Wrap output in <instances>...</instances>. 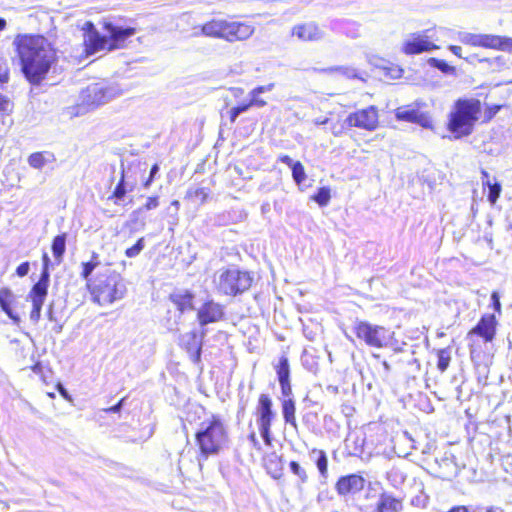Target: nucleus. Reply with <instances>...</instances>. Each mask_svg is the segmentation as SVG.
Listing matches in <instances>:
<instances>
[{
	"mask_svg": "<svg viewBox=\"0 0 512 512\" xmlns=\"http://www.w3.org/2000/svg\"><path fill=\"white\" fill-rule=\"evenodd\" d=\"M29 270H30L29 263L28 262H23V263H21L17 267L16 273H17L18 276L24 277V276H26L28 274Z\"/></svg>",
	"mask_w": 512,
	"mask_h": 512,
	"instance_id": "obj_52",
	"label": "nucleus"
},
{
	"mask_svg": "<svg viewBox=\"0 0 512 512\" xmlns=\"http://www.w3.org/2000/svg\"><path fill=\"white\" fill-rule=\"evenodd\" d=\"M309 456L315 462L321 477L326 479L328 477V458L326 452L321 449L313 448Z\"/></svg>",
	"mask_w": 512,
	"mask_h": 512,
	"instance_id": "obj_23",
	"label": "nucleus"
},
{
	"mask_svg": "<svg viewBox=\"0 0 512 512\" xmlns=\"http://www.w3.org/2000/svg\"><path fill=\"white\" fill-rule=\"evenodd\" d=\"M8 72L9 69L7 66V61L4 58L0 57V83L8 81Z\"/></svg>",
	"mask_w": 512,
	"mask_h": 512,
	"instance_id": "obj_45",
	"label": "nucleus"
},
{
	"mask_svg": "<svg viewBox=\"0 0 512 512\" xmlns=\"http://www.w3.org/2000/svg\"><path fill=\"white\" fill-rule=\"evenodd\" d=\"M437 368L444 372L449 367L450 361H451V353L448 348L440 349L437 353Z\"/></svg>",
	"mask_w": 512,
	"mask_h": 512,
	"instance_id": "obj_34",
	"label": "nucleus"
},
{
	"mask_svg": "<svg viewBox=\"0 0 512 512\" xmlns=\"http://www.w3.org/2000/svg\"><path fill=\"white\" fill-rule=\"evenodd\" d=\"M53 323H54V325L52 327V331L56 334H60L63 330L65 319H63L61 322H53Z\"/></svg>",
	"mask_w": 512,
	"mask_h": 512,
	"instance_id": "obj_62",
	"label": "nucleus"
},
{
	"mask_svg": "<svg viewBox=\"0 0 512 512\" xmlns=\"http://www.w3.org/2000/svg\"><path fill=\"white\" fill-rule=\"evenodd\" d=\"M13 300V295L9 289L0 290V307L2 311L7 310L11 307V303Z\"/></svg>",
	"mask_w": 512,
	"mask_h": 512,
	"instance_id": "obj_41",
	"label": "nucleus"
},
{
	"mask_svg": "<svg viewBox=\"0 0 512 512\" xmlns=\"http://www.w3.org/2000/svg\"><path fill=\"white\" fill-rule=\"evenodd\" d=\"M126 192H127V190H126L125 182H124V174L122 173L121 180L116 185V187L113 191V194L111 196V198L115 199V204H118L119 201L124 198V196L126 195Z\"/></svg>",
	"mask_w": 512,
	"mask_h": 512,
	"instance_id": "obj_40",
	"label": "nucleus"
},
{
	"mask_svg": "<svg viewBox=\"0 0 512 512\" xmlns=\"http://www.w3.org/2000/svg\"><path fill=\"white\" fill-rule=\"evenodd\" d=\"M160 168H159V165L156 163L154 164L151 169H150V174H149V178L144 182L143 186L144 188H149L150 185L152 184L154 178L156 177V175L158 174Z\"/></svg>",
	"mask_w": 512,
	"mask_h": 512,
	"instance_id": "obj_48",
	"label": "nucleus"
},
{
	"mask_svg": "<svg viewBox=\"0 0 512 512\" xmlns=\"http://www.w3.org/2000/svg\"><path fill=\"white\" fill-rule=\"evenodd\" d=\"M248 441L250 442L251 446L253 449H255L256 451H261L262 450V446H261V443L260 441L258 440L257 436H256V433L255 431H252L249 435H248Z\"/></svg>",
	"mask_w": 512,
	"mask_h": 512,
	"instance_id": "obj_49",
	"label": "nucleus"
},
{
	"mask_svg": "<svg viewBox=\"0 0 512 512\" xmlns=\"http://www.w3.org/2000/svg\"><path fill=\"white\" fill-rule=\"evenodd\" d=\"M91 293L94 296V301L98 304H111L124 297L126 286L119 273L108 269L97 276L92 285Z\"/></svg>",
	"mask_w": 512,
	"mask_h": 512,
	"instance_id": "obj_6",
	"label": "nucleus"
},
{
	"mask_svg": "<svg viewBox=\"0 0 512 512\" xmlns=\"http://www.w3.org/2000/svg\"><path fill=\"white\" fill-rule=\"evenodd\" d=\"M53 256L56 260L61 261L66 250V234H60L54 237L51 245Z\"/></svg>",
	"mask_w": 512,
	"mask_h": 512,
	"instance_id": "obj_30",
	"label": "nucleus"
},
{
	"mask_svg": "<svg viewBox=\"0 0 512 512\" xmlns=\"http://www.w3.org/2000/svg\"><path fill=\"white\" fill-rule=\"evenodd\" d=\"M115 97V90L101 83H93L82 90L80 94L81 105L87 109H94Z\"/></svg>",
	"mask_w": 512,
	"mask_h": 512,
	"instance_id": "obj_11",
	"label": "nucleus"
},
{
	"mask_svg": "<svg viewBox=\"0 0 512 512\" xmlns=\"http://www.w3.org/2000/svg\"><path fill=\"white\" fill-rule=\"evenodd\" d=\"M169 298L181 313L195 309L193 305L194 294L189 290H176L170 294Z\"/></svg>",
	"mask_w": 512,
	"mask_h": 512,
	"instance_id": "obj_21",
	"label": "nucleus"
},
{
	"mask_svg": "<svg viewBox=\"0 0 512 512\" xmlns=\"http://www.w3.org/2000/svg\"><path fill=\"white\" fill-rule=\"evenodd\" d=\"M224 318L225 307L214 300H207L197 309V320L202 328L222 321Z\"/></svg>",
	"mask_w": 512,
	"mask_h": 512,
	"instance_id": "obj_14",
	"label": "nucleus"
},
{
	"mask_svg": "<svg viewBox=\"0 0 512 512\" xmlns=\"http://www.w3.org/2000/svg\"><path fill=\"white\" fill-rule=\"evenodd\" d=\"M395 118L399 121L415 123L423 128H432V120L428 113L420 111L414 105L400 106L395 110Z\"/></svg>",
	"mask_w": 512,
	"mask_h": 512,
	"instance_id": "obj_15",
	"label": "nucleus"
},
{
	"mask_svg": "<svg viewBox=\"0 0 512 512\" xmlns=\"http://www.w3.org/2000/svg\"><path fill=\"white\" fill-rule=\"evenodd\" d=\"M282 415L286 424L297 428V422L295 417L296 406L293 398L282 400Z\"/></svg>",
	"mask_w": 512,
	"mask_h": 512,
	"instance_id": "obj_25",
	"label": "nucleus"
},
{
	"mask_svg": "<svg viewBox=\"0 0 512 512\" xmlns=\"http://www.w3.org/2000/svg\"><path fill=\"white\" fill-rule=\"evenodd\" d=\"M277 378L279 382L290 380L289 360L285 355L279 358L278 364L275 366Z\"/></svg>",
	"mask_w": 512,
	"mask_h": 512,
	"instance_id": "obj_31",
	"label": "nucleus"
},
{
	"mask_svg": "<svg viewBox=\"0 0 512 512\" xmlns=\"http://www.w3.org/2000/svg\"><path fill=\"white\" fill-rule=\"evenodd\" d=\"M403 508L402 501L391 494L381 493L376 504L377 512H400Z\"/></svg>",
	"mask_w": 512,
	"mask_h": 512,
	"instance_id": "obj_22",
	"label": "nucleus"
},
{
	"mask_svg": "<svg viewBox=\"0 0 512 512\" xmlns=\"http://www.w3.org/2000/svg\"><path fill=\"white\" fill-rule=\"evenodd\" d=\"M99 265V261L90 260L89 262L82 263L81 276L85 280H89L93 270Z\"/></svg>",
	"mask_w": 512,
	"mask_h": 512,
	"instance_id": "obj_42",
	"label": "nucleus"
},
{
	"mask_svg": "<svg viewBox=\"0 0 512 512\" xmlns=\"http://www.w3.org/2000/svg\"><path fill=\"white\" fill-rule=\"evenodd\" d=\"M281 393L284 399L293 398L292 386L290 380L279 382Z\"/></svg>",
	"mask_w": 512,
	"mask_h": 512,
	"instance_id": "obj_44",
	"label": "nucleus"
},
{
	"mask_svg": "<svg viewBox=\"0 0 512 512\" xmlns=\"http://www.w3.org/2000/svg\"><path fill=\"white\" fill-rule=\"evenodd\" d=\"M356 337L366 345L374 348L388 346L392 334L383 326L374 325L367 321H357L353 327Z\"/></svg>",
	"mask_w": 512,
	"mask_h": 512,
	"instance_id": "obj_8",
	"label": "nucleus"
},
{
	"mask_svg": "<svg viewBox=\"0 0 512 512\" xmlns=\"http://www.w3.org/2000/svg\"><path fill=\"white\" fill-rule=\"evenodd\" d=\"M268 474L274 479H280L283 475V461L282 458L276 454H272L265 464Z\"/></svg>",
	"mask_w": 512,
	"mask_h": 512,
	"instance_id": "obj_26",
	"label": "nucleus"
},
{
	"mask_svg": "<svg viewBox=\"0 0 512 512\" xmlns=\"http://www.w3.org/2000/svg\"><path fill=\"white\" fill-rule=\"evenodd\" d=\"M497 325L498 321L494 314H485L480 318L476 326L469 331L467 338L477 335L483 338L486 343L492 342L496 335Z\"/></svg>",
	"mask_w": 512,
	"mask_h": 512,
	"instance_id": "obj_17",
	"label": "nucleus"
},
{
	"mask_svg": "<svg viewBox=\"0 0 512 512\" xmlns=\"http://www.w3.org/2000/svg\"><path fill=\"white\" fill-rule=\"evenodd\" d=\"M167 222L169 224V230L174 231V227L178 225L179 215H167Z\"/></svg>",
	"mask_w": 512,
	"mask_h": 512,
	"instance_id": "obj_55",
	"label": "nucleus"
},
{
	"mask_svg": "<svg viewBox=\"0 0 512 512\" xmlns=\"http://www.w3.org/2000/svg\"><path fill=\"white\" fill-rule=\"evenodd\" d=\"M4 312L13 321L14 324L20 323L21 319H20L19 315L14 313L11 307L8 308L7 310H5Z\"/></svg>",
	"mask_w": 512,
	"mask_h": 512,
	"instance_id": "obj_56",
	"label": "nucleus"
},
{
	"mask_svg": "<svg viewBox=\"0 0 512 512\" xmlns=\"http://www.w3.org/2000/svg\"><path fill=\"white\" fill-rule=\"evenodd\" d=\"M292 170V178L297 185H300L302 182L306 180V173L304 166L300 161H296L295 164L291 167Z\"/></svg>",
	"mask_w": 512,
	"mask_h": 512,
	"instance_id": "obj_36",
	"label": "nucleus"
},
{
	"mask_svg": "<svg viewBox=\"0 0 512 512\" xmlns=\"http://www.w3.org/2000/svg\"><path fill=\"white\" fill-rule=\"evenodd\" d=\"M43 262L44 268L39 280L33 285L28 295V298L31 300L33 305L30 312V320L34 323H37L41 317L42 306L47 297L50 282V274L48 271L49 257L47 254H44Z\"/></svg>",
	"mask_w": 512,
	"mask_h": 512,
	"instance_id": "obj_9",
	"label": "nucleus"
},
{
	"mask_svg": "<svg viewBox=\"0 0 512 512\" xmlns=\"http://www.w3.org/2000/svg\"><path fill=\"white\" fill-rule=\"evenodd\" d=\"M435 49H438V46L429 41L427 36L420 33L411 34L402 45V51L407 55L420 54Z\"/></svg>",
	"mask_w": 512,
	"mask_h": 512,
	"instance_id": "obj_18",
	"label": "nucleus"
},
{
	"mask_svg": "<svg viewBox=\"0 0 512 512\" xmlns=\"http://www.w3.org/2000/svg\"><path fill=\"white\" fill-rule=\"evenodd\" d=\"M257 425L261 437L267 446L272 445L271 426L276 418V412L273 410V402L268 394H260L256 407Z\"/></svg>",
	"mask_w": 512,
	"mask_h": 512,
	"instance_id": "obj_10",
	"label": "nucleus"
},
{
	"mask_svg": "<svg viewBox=\"0 0 512 512\" xmlns=\"http://www.w3.org/2000/svg\"><path fill=\"white\" fill-rule=\"evenodd\" d=\"M378 123V110L373 105L350 113L344 121L349 128L356 127L367 131H374L378 127Z\"/></svg>",
	"mask_w": 512,
	"mask_h": 512,
	"instance_id": "obj_12",
	"label": "nucleus"
},
{
	"mask_svg": "<svg viewBox=\"0 0 512 512\" xmlns=\"http://www.w3.org/2000/svg\"><path fill=\"white\" fill-rule=\"evenodd\" d=\"M330 189L328 187H321L317 193L312 196V199L319 204V206H326L330 201Z\"/></svg>",
	"mask_w": 512,
	"mask_h": 512,
	"instance_id": "obj_35",
	"label": "nucleus"
},
{
	"mask_svg": "<svg viewBox=\"0 0 512 512\" xmlns=\"http://www.w3.org/2000/svg\"><path fill=\"white\" fill-rule=\"evenodd\" d=\"M123 403H124V398L121 399L117 404L111 406L110 408H108L106 411L109 412V413H118L121 411L122 407H123Z\"/></svg>",
	"mask_w": 512,
	"mask_h": 512,
	"instance_id": "obj_57",
	"label": "nucleus"
},
{
	"mask_svg": "<svg viewBox=\"0 0 512 512\" xmlns=\"http://www.w3.org/2000/svg\"><path fill=\"white\" fill-rule=\"evenodd\" d=\"M279 161L283 164H286L287 166H289L290 168L293 166V164H295L296 161H293V159L288 156V155H281L279 157Z\"/></svg>",
	"mask_w": 512,
	"mask_h": 512,
	"instance_id": "obj_58",
	"label": "nucleus"
},
{
	"mask_svg": "<svg viewBox=\"0 0 512 512\" xmlns=\"http://www.w3.org/2000/svg\"><path fill=\"white\" fill-rule=\"evenodd\" d=\"M26 79L38 85L45 78L55 59V52L40 35H17L13 41Z\"/></svg>",
	"mask_w": 512,
	"mask_h": 512,
	"instance_id": "obj_1",
	"label": "nucleus"
},
{
	"mask_svg": "<svg viewBox=\"0 0 512 512\" xmlns=\"http://www.w3.org/2000/svg\"><path fill=\"white\" fill-rule=\"evenodd\" d=\"M483 187H488L487 199L491 205H494L500 197L502 187L498 182L492 183L491 180H483Z\"/></svg>",
	"mask_w": 512,
	"mask_h": 512,
	"instance_id": "obj_32",
	"label": "nucleus"
},
{
	"mask_svg": "<svg viewBox=\"0 0 512 512\" xmlns=\"http://www.w3.org/2000/svg\"><path fill=\"white\" fill-rule=\"evenodd\" d=\"M230 121L232 123H234L236 121V119L239 117L240 114H242L239 110V108L236 106V107H233L230 112Z\"/></svg>",
	"mask_w": 512,
	"mask_h": 512,
	"instance_id": "obj_61",
	"label": "nucleus"
},
{
	"mask_svg": "<svg viewBox=\"0 0 512 512\" xmlns=\"http://www.w3.org/2000/svg\"><path fill=\"white\" fill-rule=\"evenodd\" d=\"M273 87H274L273 83L268 84L266 86H258L256 88H254L253 90H251L250 94H254V96L259 95L261 93L271 91L273 89Z\"/></svg>",
	"mask_w": 512,
	"mask_h": 512,
	"instance_id": "obj_53",
	"label": "nucleus"
},
{
	"mask_svg": "<svg viewBox=\"0 0 512 512\" xmlns=\"http://www.w3.org/2000/svg\"><path fill=\"white\" fill-rule=\"evenodd\" d=\"M427 63L430 67L436 68L446 75H452L455 73V68L444 60L431 57L427 60Z\"/></svg>",
	"mask_w": 512,
	"mask_h": 512,
	"instance_id": "obj_33",
	"label": "nucleus"
},
{
	"mask_svg": "<svg viewBox=\"0 0 512 512\" xmlns=\"http://www.w3.org/2000/svg\"><path fill=\"white\" fill-rule=\"evenodd\" d=\"M47 318L50 322H61L65 319V306L61 301H52L49 304Z\"/></svg>",
	"mask_w": 512,
	"mask_h": 512,
	"instance_id": "obj_28",
	"label": "nucleus"
},
{
	"mask_svg": "<svg viewBox=\"0 0 512 512\" xmlns=\"http://www.w3.org/2000/svg\"><path fill=\"white\" fill-rule=\"evenodd\" d=\"M428 497L424 494H419L411 499V504L415 507L424 508L427 505Z\"/></svg>",
	"mask_w": 512,
	"mask_h": 512,
	"instance_id": "obj_46",
	"label": "nucleus"
},
{
	"mask_svg": "<svg viewBox=\"0 0 512 512\" xmlns=\"http://www.w3.org/2000/svg\"><path fill=\"white\" fill-rule=\"evenodd\" d=\"M207 335V329H203L198 335L195 331L184 334L181 338L183 347L189 354L191 361L194 364H199L201 361L203 339Z\"/></svg>",
	"mask_w": 512,
	"mask_h": 512,
	"instance_id": "obj_16",
	"label": "nucleus"
},
{
	"mask_svg": "<svg viewBox=\"0 0 512 512\" xmlns=\"http://www.w3.org/2000/svg\"><path fill=\"white\" fill-rule=\"evenodd\" d=\"M145 247V239L144 237H141L137 240V242L130 248H127L125 251V255L129 258H134L138 256L141 251Z\"/></svg>",
	"mask_w": 512,
	"mask_h": 512,
	"instance_id": "obj_39",
	"label": "nucleus"
},
{
	"mask_svg": "<svg viewBox=\"0 0 512 512\" xmlns=\"http://www.w3.org/2000/svg\"><path fill=\"white\" fill-rule=\"evenodd\" d=\"M365 479L358 474H349L338 479L335 489L340 496L356 494L365 487Z\"/></svg>",
	"mask_w": 512,
	"mask_h": 512,
	"instance_id": "obj_19",
	"label": "nucleus"
},
{
	"mask_svg": "<svg viewBox=\"0 0 512 512\" xmlns=\"http://www.w3.org/2000/svg\"><path fill=\"white\" fill-rule=\"evenodd\" d=\"M103 30L101 34L92 22L85 23L84 45L88 56L100 51L121 49L125 46V41L136 32L135 28L117 26L111 22H105Z\"/></svg>",
	"mask_w": 512,
	"mask_h": 512,
	"instance_id": "obj_2",
	"label": "nucleus"
},
{
	"mask_svg": "<svg viewBox=\"0 0 512 512\" xmlns=\"http://www.w3.org/2000/svg\"><path fill=\"white\" fill-rule=\"evenodd\" d=\"M251 96V99L249 101V104L250 106H257V107H263L266 105V101H264L263 99H260L258 96L259 95H255L254 94H250Z\"/></svg>",
	"mask_w": 512,
	"mask_h": 512,
	"instance_id": "obj_54",
	"label": "nucleus"
},
{
	"mask_svg": "<svg viewBox=\"0 0 512 512\" xmlns=\"http://www.w3.org/2000/svg\"><path fill=\"white\" fill-rule=\"evenodd\" d=\"M449 49H450V51H451L454 55H456V56H458V57H462V55H461L462 48H461L460 46L451 45V46L449 47Z\"/></svg>",
	"mask_w": 512,
	"mask_h": 512,
	"instance_id": "obj_63",
	"label": "nucleus"
},
{
	"mask_svg": "<svg viewBox=\"0 0 512 512\" xmlns=\"http://www.w3.org/2000/svg\"><path fill=\"white\" fill-rule=\"evenodd\" d=\"M180 209V202L178 200H173L169 207L167 208V215H178Z\"/></svg>",
	"mask_w": 512,
	"mask_h": 512,
	"instance_id": "obj_51",
	"label": "nucleus"
},
{
	"mask_svg": "<svg viewBox=\"0 0 512 512\" xmlns=\"http://www.w3.org/2000/svg\"><path fill=\"white\" fill-rule=\"evenodd\" d=\"M448 512H469L465 506H454Z\"/></svg>",
	"mask_w": 512,
	"mask_h": 512,
	"instance_id": "obj_64",
	"label": "nucleus"
},
{
	"mask_svg": "<svg viewBox=\"0 0 512 512\" xmlns=\"http://www.w3.org/2000/svg\"><path fill=\"white\" fill-rule=\"evenodd\" d=\"M158 206H159V197L158 196L148 197L146 203L142 207L138 208L137 210H135L131 213V218L136 219L138 214H140L142 211L153 210V209H156Z\"/></svg>",
	"mask_w": 512,
	"mask_h": 512,
	"instance_id": "obj_37",
	"label": "nucleus"
},
{
	"mask_svg": "<svg viewBox=\"0 0 512 512\" xmlns=\"http://www.w3.org/2000/svg\"><path fill=\"white\" fill-rule=\"evenodd\" d=\"M253 278L247 271L237 268L222 269L215 275L214 282L219 293L236 296L247 291L252 285Z\"/></svg>",
	"mask_w": 512,
	"mask_h": 512,
	"instance_id": "obj_7",
	"label": "nucleus"
},
{
	"mask_svg": "<svg viewBox=\"0 0 512 512\" xmlns=\"http://www.w3.org/2000/svg\"><path fill=\"white\" fill-rule=\"evenodd\" d=\"M196 443L199 446V466L202 461L210 456H215L226 446L228 442V431L220 415L212 414L200 423L195 434Z\"/></svg>",
	"mask_w": 512,
	"mask_h": 512,
	"instance_id": "obj_3",
	"label": "nucleus"
},
{
	"mask_svg": "<svg viewBox=\"0 0 512 512\" xmlns=\"http://www.w3.org/2000/svg\"><path fill=\"white\" fill-rule=\"evenodd\" d=\"M230 121L232 123H234L236 121V119L239 117L240 114H242L239 110V108L236 106V107H233L230 112Z\"/></svg>",
	"mask_w": 512,
	"mask_h": 512,
	"instance_id": "obj_59",
	"label": "nucleus"
},
{
	"mask_svg": "<svg viewBox=\"0 0 512 512\" xmlns=\"http://www.w3.org/2000/svg\"><path fill=\"white\" fill-rule=\"evenodd\" d=\"M254 27L243 22L227 21L225 19H212L201 26L200 32L195 36L204 35L212 38L224 39L228 42L244 41L252 36Z\"/></svg>",
	"mask_w": 512,
	"mask_h": 512,
	"instance_id": "obj_5",
	"label": "nucleus"
},
{
	"mask_svg": "<svg viewBox=\"0 0 512 512\" xmlns=\"http://www.w3.org/2000/svg\"><path fill=\"white\" fill-rule=\"evenodd\" d=\"M292 35L301 41H319L323 39L324 32L314 22L295 25Z\"/></svg>",
	"mask_w": 512,
	"mask_h": 512,
	"instance_id": "obj_20",
	"label": "nucleus"
},
{
	"mask_svg": "<svg viewBox=\"0 0 512 512\" xmlns=\"http://www.w3.org/2000/svg\"><path fill=\"white\" fill-rule=\"evenodd\" d=\"M491 302L492 307L495 310V312L501 314V302H500V294L497 291H493L491 294Z\"/></svg>",
	"mask_w": 512,
	"mask_h": 512,
	"instance_id": "obj_47",
	"label": "nucleus"
},
{
	"mask_svg": "<svg viewBox=\"0 0 512 512\" xmlns=\"http://www.w3.org/2000/svg\"><path fill=\"white\" fill-rule=\"evenodd\" d=\"M187 195L189 197H193V198H196V199H199L200 202L203 204L204 202H206L208 196H209V190L207 188H197L195 189L194 191H191L189 190Z\"/></svg>",
	"mask_w": 512,
	"mask_h": 512,
	"instance_id": "obj_43",
	"label": "nucleus"
},
{
	"mask_svg": "<svg viewBox=\"0 0 512 512\" xmlns=\"http://www.w3.org/2000/svg\"><path fill=\"white\" fill-rule=\"evenodd\" d=\"M324 73L332 74L339 73L346 77L347 79H361L363 78L359 75L357 70L352 66H332L321 70Z\"/></svg>",
	"mask_w": 512,
	"mask_h": 512,
	"instance_id": "obj_29",
	"label": "nucleus"
},
{
	"mask_svg": "<svg viewBox=\"0 0 512 512\" xmlns=\"http://www.w3.org/2000/svg\"><path fill=\"white\" fill-rule=\"evenodd\" d=\"M289 467H290L291 472L299 478L301 483L307 482L308 475H307L305 469L297 461H291L289 463Z\"/></svg>",
	"mask_w": 512,
	"mask_h": 512,
	"instance_id": "obj_38",
	"label": "nucleus"
},
{
	"mask_svg": "<svg viewBox=\"0 0 512 512\" xmlns=\"http://www.w3.org/2000/svg\"><path fill=\"white\" fill-rule=\"evenodd\" d=\"M464 42L472 46H481L502 51L512 48V38L491 34H467L464 38Z\"/></svg>",
	"mask_w": 512,
	"mask_h": 512,
	"instance_id": "obj_13",
	"label": "nucleus"
},
{
	"mask_svg": "<svg viewBox=\"0 0 512 512\" xmlns=\"http://www.w3.org/2000/svg\"><path fill=\"white\" fill-rule=\"evenodd\" d=\"M481 112V102L478 99H459L451 111L448 129L455 138L468 136L473 132L474 125Z\"/></svg>",
	"mask_w": 512,
	"mask_h": 512,
	"instance_id": "obj_4",
	"label": "nucleus"
},
{
	"mask_svg": "<svg viewBox=\"0 0 512 512\" xmlns=\"http://www.w3.org/2000/svg\"><path fill=\"white\" fill-rule=\"evenodd\" d=\"M10 106V101L6 97L0 95V117L10 110Z\"/></svg>",
	"mask_w": 512,
	"mask_h": 512,
	"instance_id": "obj_50",
	"label": "nucleus"
},
{
	"mask_svg": "<svg viewBox=\"0 0 512 512\" xmlns=\"http://www.w3.org/2000/svg\"><path fill=\"white\" fill-rule=\"evenodd\" d=\"M230 121L232 123H234L236 121V119L239 117L240 114H242L239 110V108L236 106V107H233L230 112Z\"/></svg>",
	"mask_w": 512,
	"mask_h": 512,
	"instance_id": "obj_60",
	"label": "nucleus"
},
{
	"mask_svg": "<svg viewBox=\"0 0 512 512\" xmlns=\"http://www.w3.org/2000/svg\"><path fill=\"white\" fill-rule=\"evenodd\" d=\"M470 358L476 367L488 368L491 364V357L481 351L475 344L470 345Z\"/></svg>",
	"mask_w": 512,
	"mask_h": 512,
	"instance_id": "obj_27",
	"label": "nucleus"
},
{
	"mask_svg": "<svg viewBox=\"0 0 512 512\" xmlns=\"http://www.w3.org/2000/svg\"><path fill=\"white\" fill-rule=\"evenodd\" d=\"M55 156L49 151L35 152L28 157V164L34 169H42L45 165L54 162Z\"/></svg>",
	"mask_w": 512,
	"mask_h": 512,
	"instance_id": "obj_24",
	"label": "nucleus"
}]
</instances>
